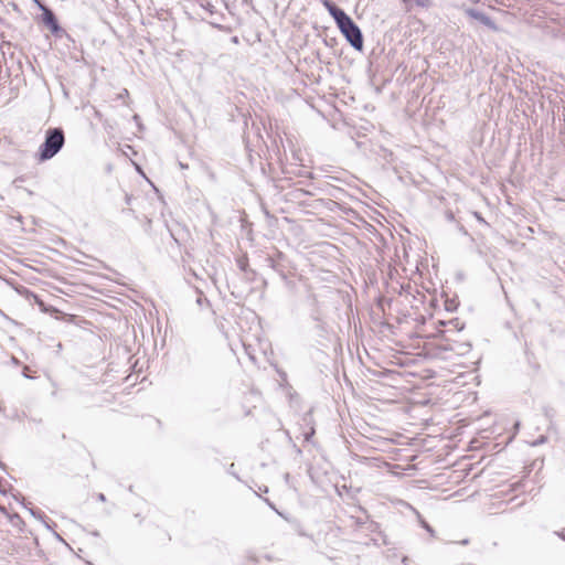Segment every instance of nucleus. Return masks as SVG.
<instances>
[{
  "mask_svg": "<svg viewBox=\"0 0 565 565\" xmlns=\"http://www.w3.org/2000/svg\"><path fill=\"white\" fill-rule=\"evenodd\" d=\"M64 145V134L61 129L54 128L46 131L44 143L40 149L42 161L53 158Z\"/></svg>",
  "mask_w": 565,
  "mask_h": 565,
  "instance_id": "nucleus-2",
  "label": "nucleus"
},
{
  "mask_svg": "<svg viewBox=\"0 0 565 565\" xmlns=\"http://www.w3.org/2000/svg\"><path fill=\"white\" fill-rule=\"evenodd\" d=\"M467 14L478 21H480L482 24L487 25L488 28L492 30H497V25L494 22L484 13L476 11L473 9L467 10Z\"/></svg>",
  "mask_w": 565,
  "mask_h": 565,
  "instance_id": "nucleus-3",
  "label": "nucleus"
},
{
  "mask_svg": "<svg viewBox=\"0 0 565 565\" xmlns=\"http://www.w3.org/2000/svg\"><path fill=\"white\" fill-rule=\"evenodd\" d=\"M30 512L35 518H42V512L30 509Z\"/></svg>",
  "mask_w": 565,
  "mask_h": 565,
  "instance_id": "nucleus-9",
  "label": "nucleus"
},
{
  "mask_svg": "<svg viewBox=\"0 0 565 565\" xmlns=\"http://www.w3.org/2000/svg\"><path fill=\"white\" fill-rule=\"evenodd\" d=\"M363 431H369L373 426H370V425H366V426H361Z\"/></svg>",
  "mask_w": 565,
  "mask_h": 565,
  "instance_id": "nucleus-12",
  "label": "nucleus"
},
{
  "mask_svg": "<svg viewBox=\"0 0 565 565\" xmlns=\"http://www.w3.org/2000/svg\"><path fill=\"white\" fill-rule=\"evenodd\" d=\"M128 94V89H125V93H122V96H126Z\"/></svg>",
  "mask_w": 565,
  "mask_h": 565,
  "instance_id": "nucleus-15",
  "label": "nucleus"
},
{
  "mask_svg": "<svg viewBox=\"0 0 565 565\" xmlns=\"http://www.w3.org/2000/svg\"><path fill=\"white\" fill-rule=\"evenodd\" d=\"M309 428V431H305V439L309 440V438L315 434L313 426H307Z\"/></svg>",
  "mask_w": 565,
  "mask_h": 565,
  "instance_id": "nucleus-6",
  "label": "nucleus"
},
{
  "mask_svg": "<svg viewBox=\"0 0 565 565\" xmlns=\"http://www.w3.org/2000/svg\"><path fill=\"white\" fill-rule=\"evenodd\" d=\"M128 94V89H125V93H122V96H126Z\"/></svg>",
  "mask_w": 565,
  "mask_h": 565,
  "instance_id": "nucleus-14",
  "label": "nucleus"
},
{
  "mask_svg": "<svg viewBox=\"0 0 565 565\" xmlns=\"http://www.w3.org/2000/svg\"><path fill=\"white\" fill-rule=\"evenodd\" d=\"M468 542H469L468 540H463V541L461 542V544L466 545V544H468Z\"/></svg>",
  "mask_w": 565,
  "mask_h": 565,
  "instance_id": "nucleus-13",
  "label": "nucleus"
},
{
  "mask_svg": "<svg viewBox=\"0 0 565 565\" xmlns=\"http://www.w3.org/2000/svg\"><path fill=\"white\" fill-rule=\"evenodd\" d=\"M545 441V436H541L539 439L534 440L531 443L532 446H537V445H541Z\"/></svg>",
  "mask_w": 565,
  "mask_h": 565,
  "instance_id": "nucleus-7",
  "label": "nucleus"
},
{
  "mask_svg": "<svg viewBox=\"0 0 565 565\" xmlns=\"http://www.w3.org/2000/svg\"><path fill=\"white\" fill-rule=\"evenodd\" d=\"M329 13L334 18L340 31L349 41V43L356 50H362L363 38L359 26L353 20L340 8L330 2L324 3Z\"/></svg>",
  "mask_w": 565,
  "mask_h": 565,
  "instance_id": "nucleus-1",
  "label": "nucleus"
},
{
  "mask_svg": "<svg viewBox=\"0 0 565 565\" xmlns=\"http://www.w3.org/2000/svg\"><path fill=\"white\" fill-rule=\"evenodd\" d=\"M556 535L559 536L561 539H563L565 541V529H563L562 531L559 532H556Z\"/></svg>",
  "mask_w": 565,
  "mask_h": 565,
  "instance_id": "nucleus-11",
  "label": "nucleus"
},
{
  "mask_svg": "<svg viewBox=\"0 0 565 565\" xmlns=\"http://www.w3.org/2000/svg\"><path fill=\"white\" fill-rule=\"evenodd\" d=\"M423 526H424V527H425V530H426L427 532H429L431 535L434 534V530H433V527H431L429 524H427L426 522H423Z\"/></svg>",
  "mask_w": 565,
  "mask_h": 565,
  "instance_id": "nucleus-8",
  "label": "nucleus"
},
{
  "mask_svg": "<svg viewBox=\"0 0 565 565\" xmlns=\"http://www.w3.org/2000/svg\"><path fill=\"white\" fill-rule=\"evenodd\" d=\"M97 499H98V501H100V502H105V501H106V497H105V494H104V493H98V494H97Z\"/></svg>",
  "mask_w": 565,
  "mask_h": 565,
  "instance_id": "nucleus-10",
  "label": "nucleus"
},
{
  "mask_svg": "<svg viewBox=\"0 0 565 565\" xmlns=\"http://www.w3.org/2000/svg\"><path fill=\"white\" fill-rule=\"evenodd\" d=\"M0 510L3 511L4 509L0 507Z\"/></svg>",
  "mask_w": 565,
  "mask_h": 565,
  "instance_id": "nucleus-17",
  "label": "nucleus"
},
{
  "mask_svg": "<svg viewBox=\"0 0 565 565\" xmlns=\"http://www.w3.org/2000/svg\"><path fill=\"white\" fill-rule=\"evenodd\" d=\"M404 2H411L420 8H428L430 6V0H403Z\"/></svg>",
  "mask_w": 565,
  "mask_h": 565,
  "instance_id": "nucleus-4",
  "label": "nucleus"
},
{
  "mask_svg": "<svg viewBox=\"0 0 565 565\" xmlns=\"http://www.w3.org/2000/svg\"><path fill=\"white\" fill-rule=\"evenodd\" d=\"M0 468H2V469L4 468V465L1 461H0Z\"/></svg>",
  "mask_w": 565,
  "mask_h": 565,
  "instance_id": "nucleus-16",
  "label": "nucleus"
},
{
  "mask_svg": "<svg viewBox=\"0 0 565 565\" xmlns=\"http://www.w3.org/2000/svg\"><path fill=\"white\" fill-rule=\"evenodd\" d=\"M45 22L53 26L54 30L57 29V25L55 23V18L51 11L45 12Z\"/></svg>",
  "mask_w": 565,
  "mask_h": 565,
  "instance_id": "nucleus-5",
  "label": "nucleus"
}]
</instances>
